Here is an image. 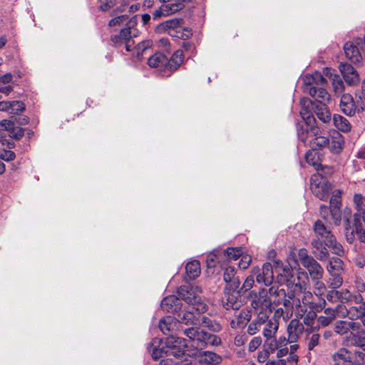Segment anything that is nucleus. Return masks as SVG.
<instances>
[{"instance_id":"f257e3e1","label":"nucleus","mask_w":365,"mask_h":365,"mask_svg":"<svg viewBox=\"0 0 365 365\" xmlns=\"http://www.w3.org/2000/svg\"><path fill=\"white\" fill-rule=\"evenodd\" d=\"M298 284L287 288L286 293L284 289L277 286H272L268 291V295L274 297L273 302L282 304L287 309V318H290L294 312L297 317H302L307 312V305L311 304L312 294L307 291L306 285L309 281L307 272H298Z\"/></svg>"},{"instance_id":"f03ea898","label":"nucleus","mask_w":365,"mask_h":365,"mask_svg":"<svg viewBox=\"0 0 365 365\" xmlns=\"http://www.w3.org/2000/svg\"><path fill=\"white\" fill-rule=\"evenodd\" d=\"M161 344H163L162 340L156 338L148 347L154 359L163 357L165 355L180 359L184 355V347L185 346L184 339L170 336L166 339L165 346L160 347Z\"/></svg>"},{"instance_id":"7ed1b4c3","label":"nucleus","mask_w":365,"mask_h":365,"mask_svg":"<svg viewBox=\"0 0 365 365\" xmlns=\"http://www.w3.org/2000/svg\"><path fill=\"white\" fill-rule=\"evenodd\" d=\"M303 91L309 93L315 101L320 103V105H325L330 99V95L326 89L319 86H324L327 81L320 72H315L313 74H307L303 78Z\"/></svg>"},{"instance_id":"20e7f679","label":"nucleus","mask_w":365,"mask_h":365,"mask_svg":"<svg viewBox=\"0 0 365 365\" xmlns=\"http://www.w3.org/2000/svg\"><path fill=\"white\" fill-rule=\"evenodd\" d=\"M313 229L316 237L312 242L313 253L318 259L322 261L329 256V252L324 245L327 241L333 239L334 235L321 220L315 222Z\"/></svg>"},{"instance_id":"39448f33","label":"nucleus","mask_w":365,"mask_h":365,"mask_svg":"<svg viewBox=\"0 0 365 365\" xmlns=\"http://www.w3.org/2000/svg\"><path fill=\"white\" fill-rule=\"evenodd\" d=\"M207 305L202 302L189 304L187 307L178 312L176 314L178 322L186 325H199L201 321V314L207 311Z\"/></svg>"},{"instance_id":"423d86ee","label":"nucleus","mask_w":365,"mask_h":365,"mask_svg":"<svg viewBox=\"0 0 365 365\" xmlns=\"http://www.w3.org/2000/svg\"><path fill=\"white\" fill-rule=\"evenodd\" d=\"M249 299L252 308L258 314H271L272 299L268 296V291L261 288L258 292L251 291Z\"/></svg>"},{"instance_id":"0eeeda50","label":"nucleus","mask_w":365,"mask_h":365,"mask_svg":"<svg viewBox=\"0 0 365 365\" xmlns=\"http://www.w3.org/2000/svg\"><path fill=\"white\" fill-rule=\"evenodd\" d=\"M310 189L312 193L322 200H327L329 197L330 185L323 178L322 175L315 174L312 176Z\"/></svg>"},{"instance_id":"6e6552de","label":"nucleus","mask_w":365,"mask_h":365,"mask_svg":"<svg viewBox=\"0 0 365 365\" xmlns=\"http://www.w3.org/2000/svg\"><path fill=\"white\" fill-rule=\"evenodd\" d=\"M130 26L123 29L120 34L112 37V41L116 45L124 44L125 50L130 51L134 44L133 36H135L136 30L132 27L135 24L132 19L129 21Z\"/></svg>"},{"instance_id":"1a4fd4ad","label":"nucleus","mask_w":365,"mask_h":365,"mask_svg":"<svg viewBox=\"0 0 365 365\" xmlns=\"http://www.w3.org/2000/svg\"><path fill=\"white\" fill-rule=\"evenodd\" d=\"M252 273L256 275V281L259 284L263 283L265 286H269L273 282V267L269 262L263 264L262 270L258 267H253Z\"/></svg>"},{"instance_id":"9d476101","label":"nucleus","mask_w":365,"mask_h":365,"mask_svg":"<svg viewBox=\"0 0 365 365\" xmlns=\"http://www.w3.org/2000/svg\"><path fill=\"white\" fill-rule=\"evenodd\" d=\"M202 292V289L199 286H181L178 288V294L180 297L187 304H196L202 302L197 296L198 293Z\"/></svg>"},{"instance_id":"9b49d317","label":"nucleus","mask_w":365,"mask_h":365,"mask_svg":"<svg viewBox=\"0 0 365 365\" xmlns=\"http://www.w3.org/2000/svg\"><path fill=\"white\" fill-rule=\"evenodd\" d=\"M184 334L190 341H192V346H195L198 350H202L206 348L205 339L207 332L200 329L197 327H190L184 330Z\"/></svg>"},{"instance_id":"f8f14e48","label":"nucleus","mask_w":365,"mask_h":365,"mask_svg":"<svg viewBox=\"0 0 365 365\" xmlns=\"http://www.w3.org/2000/svg\"><path fill=\"white\" fill-rule=\"evenodd\" d=\"M242 293L237 289H230V288H225V297L222 299L223 306L227 309L237 310L242 305L240 300V295Z\"/></svg>"},{"instance_id":"ddd939ff","label":"nucleus","mask_w":365,"mask_h":365,"mask_svg":"<svg viewBox=\"0 0 365 365\" xmlns=\"http://www.w3.org/2000/svg\"><path fill=\"white\" fill-rule=\"evenodd\" d=\"M339 107L341 110L348 116L354 115L355 113L364 110L363 107L356 106L353 96L349 93H343L340 95Z\"/></svg>"},{"instance_id":"4468645a","label":"nucleus","mask_w":365,"mask_h":365,"mask_svg":"<svg viewBox=\"0 0 365 365\" xmlns=\"http://www.w3.org/2000/svg\"><path fill=\"white\" fill-rule=\"evenodd\" d=\"M277 280L279 284H286L287 288L298 284L297 277L293 274V269L289 266L276 267Z\"/></svg>"},{"instance_id":"2eb2a0df","label":"nucleus","mask_w":365,"mask_h":365,"mask_svg":"<svg viewBox=\"0 0 365 365\" xmlns=\"http://www.w3.org/2000/svg\"><path fill=\"white\" fill-rule=\"evenodd\" d=\"M346 346H356L365 351V330L359 328L354 332H350L343 340Z\"/></svg>"},{"instance_id":"dca6fc26","label":"nucleus","mask_w":365,"mask_h":365,"mask_svg":"<svg viewBox=\"0 0 365 365\" xmlns=\"http://www.w3.org/2000/svg\"><path fill=\"white\" fill-rule=\"evenodd\" d=\"M362 45V40L359 38L354 41H349L344 44V49L346 57L352 63H358L361 59V55L358 46Z\"/></svg>"},{"instance_id":"f3484780","label":"nucleus","mask_w":365,"mask_h":365,"mask_svg":"<svg viewBox=\"0 0 365 365\" xmlns=\"http://www.w3.org/2000/svg\"><path fill=\"white\" fill-rule=\"evenodd\" d=\"M264 319L262 323V333L264 337L275 336L279 329V323L275 318H270V314H260Z\"/></svg>"},{"instance_id":"a211bd4d","label":"nucleus","mask_w":365,"mask_h":365,"mask_svg":"<svg viewBox=\"0 0 365 365\" xmlns=\"http://www.w3.org/2000/svg\"><path fill=\"white\" fill-rule=\"evenodd\" d=\"M183 24L182 19H171L159 24L155 27V31L158 34L167 33L171 36L176 35V31L180 29V24Z\"/></svg>"},{"instance_id":"6ab92c4d","label":"nucleus","mask_w":365,"mask_h":365,"mask_svg":"<svg viewBox=\"0 0 365 365\" xmlns=\"http://www.w3.org/2000/svg\"><path fill=\"white\" fill-rule=\"evenodd\" d=\"M339 71L345 82L351 86H356L359 81V76L355 68L347 63H341Z\"/></svg>"},{"instance_id":"aec40b11","label":"nucleus","mask_w":365,"mask_h":365,"mask_svg":"<svg viewBox=\"0 0 365 365\" xmlns=\"http://www.w3.org/2000/svg\"><path fill=\"white\" fill-rule=\"evenodd\" d=\"M324 76L329 78L331 81L334 92L338 96L344 93L345 86L343 80L341 77L335 73V71L330 68H325L323 70V74Z\"/></svg>"},{"instance_id":"412c9836","label":"nucleus","mask_w":365,"mask_h":365,"mask_svg":"<svg viewBox=\"0 0 365 365\" xmlns=\"http://www.w3.org/2000/svg\"><path fill=\"white\" fill-rule=\"evenodd\" d=\"M358 305L352 306L349 311H344V313L349 314V319L352 321L359 319L361 324L365 327V302L362 297L361 302H355Z\"/></svg>"},{"instance_id":"4be33fe9","label":"nucleus","mask_w":365,"mask_h":365,"mask_svg":"<svg viewBox=\"0 0 365 365\" xmlns=\"http://www.w3.org/2000/svg\"><path fill=\"white\" fill-rule=\"evenodd\" d=\"M355 235H357L361 242L365 243V227L358 221L354 222V228L350 230V227H346L345 237L347 242L352 243L355 240Z\"/></svg>"},{"instance_id":"5701e85b","label":"nucleus","mask_w":365,"mask_h":365,"mask_svg":"<svg viewBox=\"0 0 365 365\" xmlns=\"http://www.w3.org/2000/svg\"><path fill=\"white\" fill-rule=\"evenodd\" d=\"M360 327V323L352 320H339L334 324V331L341 336H347L351 331L359 329Z\"/></svg>"},{"instance_id":"b1692460","label":"nucleus","mask_w":365,"mask_h":365,"mask_svg":"<svg viewBox=\"0 0 365 365\" xmlns=\"http://www.w3.org/2000/svg\"><path fill=\"white\" fill-rule=\"evenodd\" d=\"M313 138L309 140L310 147L316 150L318 148L327 147L329 145V139L322 135V131L318 126L312 128Z\"/></svg>"},{"instance_id":"393cba45","label":"nucleus","mask_w":365,"mask_h":365,"mask_svg":"<svg viewBox=\"0 0 365 365\" xmlns=\"http://www.w3.org/2000/svg\"><path fill=\"white\" fill-rule=\"evenodd\" d=\"M178 318L172 316H167L162 318L159 322V329L165 335L173 336V333L178 328Z\"/></svg>"},{"instance_id":"a878e982","label":"nucleus","mask_w":365,"mask_h":365,"mask_svg":"<svg viewBox=\"0 0 365 365\" xmlns=\"http://www.w3.org/2000/svg\"><path fill=\"white\" fill-rule=\"evenodd\" d=\"M182 303L175 295L165 297L161 302V308L167 312L177 314L180 311Z\"/></svg>"},{"instance_id":"bb28decb","label":"nucleus","mask_w":365,"mask_h":365,"mask_svg":"<svg viewBox=\"0 0 365 365\" xmlns=\"http://www.w3.org/2000/svg\"><path fill=\"white\" fill-rule=\"evenodd\" d=\"M300 105L302 106V110L300 115L302 118L305 120L306 123L312 124V122L315 121V118L312 114V110L314 109L313 102L307 98H303L300 101Z\"/></svg>"},{"instance_id":"cd10ccee","label":"nucleus","mask_w":365,"mask_h":365,"mask_svg":"<svg viewBox=\"0 0 365 365\" xmlns=\"http://www.w3.org/2000/svg\"><path fill=\"white\" fill-rule=\"evenodd\" d=\"M312 299V298L311 299V300ZM325 304L326 301L324 299H322V301L320 302L319 304L313 303L311 301V304L307 305V309L309 307L310 309H313L314 312H309V313H307V314L304 318V324H306L307 326H313L314 320L317 318L316 312L322 311L324 308Z\"/></svg>"},{"instance_id":"c85d7f7f","label":"nucleus","mask_w":365,"mask_h":365,"mask_svg":"<svg viewBox=\"0 0 365 365\" xmlns=\"http://www.w3.org/2000/svg\"><path fill=\"white\" fill-rule=\"evenodd\" d=\"M236 271L234 267L227 266L225 268L223 279L227 283L225 288H230V289H237L240 284V281L237 277H235Z\"/></svg>"},{"instance_id":"c756f323","label":"nucleus","mask_w":365,"mask_h":365,"mask_svg":"<svg viewBox=\"0 0 365 365\" xmlns=\"http://www.w3.org/2000/svg\"><path fill=\"white\" fill-rule=\"evenodd\" d=\"M166 63L168 58L161 53H156L148 60V64L152 68H156L159 71L163 72L166 76Z\"/></svg>"},{"instance_id":"7c9ffc66","label":"nucleus","mask_w":365,"mask_h":365,"mask_svg":"<svg viewBox=\"0 0 365 365\" xmlns=\"http://www.w3.org/2000/svg\"><path fill=\"white\" fill-rule=\"evenodd\" d=\"M183 61V52L181 50L176 51L166 63V76L177 70Z\"/></svg>"},{"instance_id":"2f4dec72","label":"nucleus","mask_w":365,"mask_h":365,"mask_svg":"<svg viewBox=\"0 0 365 365\" xmlns=\"http://www.w3.org/2000/svg\"><path fill=\"white\" fill-rule=\"evenodd\" d=\"M333 365H353L351 353L345 348L339 349L332 356Z\"/></svg>"},{"instance_id":"473e14b6","label":"nucleus","mask_w":365,"mask_h":365,"mask_svg":"<svg viewBox=\"0 0 365 365\" xmlns=\"http://www.w3.org/2000/svg\"><path fill=\"white\" fill-rule=\"evenodd\" d=\"M304 267L309 272L312 279H322L324 269L314 259H309V262H305V265Z\"/></svg>"},{"instance_id":"72a5a7b5","label":"nucleus","mask_w":365,"mask_h":365,"mask_svg":"<svg viewBox=\"0 0 365 365\" xmlns=\"http://www.w3.org/2000/svg\"><path fill=\"white\" fill-rule=\"evenodd\" d=\"M344 143V137L338 131L334 130L329 140V145H327L329 150L333 153H339Z\"/></svg>"},{"instance_id":"f704fd0d","label":"nucleus","mask_w":365,"mask_h":365,"mask_svg":"<svg viewBox=\"0 0 365 365\" xmlns=\"http://www.w3.org/2000/svg\"><path fill=\"white\" fill-rule=\"evenodd\" d=\"M303 329V325L298 320L292 319L287 326V333L289 343L297 341L299 334Z\"/></svg>"},{"instance_id":"c9c22d12","label":"nucleus","mask_w":365,"mask_h":365,"mask_svg":"<svg viewBox=\"0 0 365 365\" xmlns=\"http://www.w3.org/2000/svg\"><path fill=\"white\" fill-rule=\"evenodd\" d=\"M200 361L206 364L216 365L222 361V357L212 351H204L200 353Z\"/></svg>"},{"instance_id":"e433bc0d","label":"nucleus","mask_w":365,"mask_h":365,"mask_svg":"<svg viewBox=\"0 0 365 365\" xmlns=\"http://www.w3.org/2000/svg\"><path fill=\"white\" fill-rule=\"evenodd\" d=\"M354 203L357 212L354 214V220L358 221L361 218L365 222V206L363 204L364 197L361 194L354 195Z\"/></svg>"},{"instance_id":"4c0bfd02","label":"nucleus","mask_w":365,"mask_h":365,"mask_svg":"<svg viewBox=\"0 0 365 365\" xmlns=\"http://www.w3.org/2000/svg\"><path fill=\"white\" fill-rule=\"evenodd\" d=\"M333 123L339 130L344 133H348L351 129V125L349 121L346 118L339 114L334 115Z\"/></svg>"},{"instance_id":"58836bf2","label":"nucleus","mask_w":365,"mask_h":365,"mask_svg":"<svg viewBox=\"0 0 365 365\" xmlns=\"http://www.w3.org/2000/svg\"><path fill=\"white\" fill-rule=\"evenodd\" d=\"M314 113L319 120L324 123H329L331 120V113L326 105H316Z\"/></svg>"},{"instance_id":"ea45409f","label":"nucleus","mask_w":365,"mask_h":365,"mask_svg":"<svg viewBox=\"0 0 365 365\" xmlns=\"http://www.w3.org/2000/svg\"><path fill=\"white\" fill-rule=\"evenodd\" d=\"M314 127L311 124L306 123L305 125H302L298 128V138L304 144L308 143L309 145V140L313 138L312 128Z\"/></svg>"},{"instance_id":"a19ab883","label":"nucleus","mask_w":365,"mask_h":365,"mask_svg":"<svg viewBox=\"0 0 365 365\" xmlns=\"http://www.w3.org/2000/svg\"><path fill=\"white\" fill-rule=\"evenodd\" d=\"M336 311L333 308H327L324 311V315L318 317L317 322L319 325L327 327L336 318Z\"/></svg>"},{"instance_id":"79ce46f5","label":"nucleus","mask_w":365,"mask_h":365,"mask_svg":"<svg viewBox=\"0 0 365 365\" xmlns=\"http://www.w3.org/2000/svg\"><path fill=\"white\" fill-rule=\"evenodd\" d=\"M190 1V0H173L163 5L167 11V14L170 16L182 10L185 6L184 3Z\"/></svg>"},{"instance_id":"37998d69","label":"nucleus","mask_w":365,"mask_h":365,"mask_svg":"<svg viewBox=\"0 0 365 365\" xmlns=\"http://www.w3.org/2000/svg\"><path fill=\"white\" fill-rule=\"evenodd\" d=\"M185 269L188 279H194L200 274V262L197 260L191 261L186 264Z\"/></svg>"},{"instance_id":"c03bdc74","label":"nucleus","mask_w":365,"mask_h":365,"mask_svg":"<svg viewBox=\"0 0 365 365\" xmlns=\"http://www.w3.org/2000/svg\"><path fill=\"white\" fill-rule=\"evenodd\" d=\"M305 159L308 164L314 167L315 170H319L322 164L319 161V153L314 150H310L306 153Z\"/></svg>"},{"instance_id":"a18cd8bd","label":"nucleus","mask_w":365,"mask_h":365,"mask_svg":"<svg viewBox=\"0 0 365 365\" xmlns=\"http://www.w3.org/2000/svg\"><path fill=\"white\" fill-rule=\"evenodd\" d=\"M339 292V299L342 303H347L349 302H361L362 296L361 294H353L348 289H341Z\"/></svg>"},{"instance_id":"49530a36","label":"nucleus","mask_w":365,"mask_h":365,"mask_svg":"<svg viewBox=\"0 0 365 365\" xmlns=\"http://www.w3.org/2000/svg\"><path fill=\"white\" fill-rule=\"evenodd\" d=\"M242 250L239 247H229L226 250H222L220 255L225 260H237L242 255Z\"/></svg>"},{"instance_id":"de8ad7c7","label":"nucleus","mask_w":365,"mask_h":365,"mask_svg":"<svg viewBox=\"0 0 365 365\" xmlns=\"http://www.w3.org/2000/svg\"><path fill=\"white\" fill-rule=\"evenodd\" d=\"M251 315L249 312L240 311L237 319H233L230 322V326L233 329H237L243 327L247 322L250 321Z\"/></svg>"},{"instance_id":"09e8293b","label":"nucleus","mask_w":365,"mask_h":365,"mask_svg":"<svg viewBox=\"0 0 365 365\" xmlns=\"http://www.w3.org/2000/svg\"><path fill=\"white\" fill-rule=\"evenodd\" d=\"M199 325L206 327L214 332H219L222 328L219 322L204 316L201 317V321Z\"/></svg>"},{"instance_id":"8fccbe9b","label":"nucleus","mask_w":365,"mask_h":365,"mask_svg":"<svg viewBox=\"0 0 365 365\" xmlns=\"http://www.w3.org/2000/svg\"><path fill=\"white\" fill-rule=\"evenodd\" d=\"M344 262L339 257H332L327 266L329 274L340 273L343 270Z\"/></svg>"},{"instance_id":"3c124183","label":"nucleus","mask_w":365,"mask_h":365,"mask_svg":"<svg viewBox=\"0 0 365 365\" xmlns=\"http://www.w3.org/2000/svg\"><path fill=\"white\" fill-rule=\"evenodd\" d=\"M264 319L261 317V314H257V317L250 323L247 331L250 335H254L262 329V323Z\"/></svg>"},{"instance_id":"603ef678","label":"nucleus","mask_w":365,"mask_h":365,"mask_svg":"<svg viewBox=\"0 0 365 365\" xmlns=\"http://www.w3.org/2000/svg\"><path fill=\"white\" fill-rule=\"evenodd\" d=\"M324 246L331 248L333 253L338 256H343L345 253L342 245L336 241L334 236L333 237V239H330L329 241H327Z\"/></svg>"},{"instance_id":"864d4df0","label":"nucleus","mask_w":365,"mask_h":365,"mask_svg":"<svg viewBox=\"0 0 365 365\" xmlns=\"http://www.w3.org/2000/svg\"><path fill=\"white\" fill-rule=\"evenodd\" d=\"M222 250H214L207 256L206 263L208 267H214L216 264L220 262L222 259V255H220Z\"/></svg>"},{"instance_id":"5fc2aeb1","label":"nucleus","mask_w":365,"mask_h":365,"mask_svg":"<svg viewBox=\"0 0 365 365\" xmlns=\"http://www.w3.org/2000/svg\"><path fill=\"white\" fill-rule=\"evenodd\" d=\"M331 277L327 280L328 286L333 289L339 288L343 283V279L340 273L330 274Z\"/></svg>"},{"instance_id":"6e6d98bb","label":"nucleus","mask_w":365,"mask_h":365,"mask_svg":"<svg viewBox=\"0 0 365 365\" xmlns=\"http://www.w3.org/2000/svg\"><path fill=\"white\" fill-rule=\"evenodd\" d=\"M264 338L265 341L264 342L263 347L270 353H274L279 348L277 343L276 336Z\"/></svg>"},{"instance_id":"4d7b16f0","label":"nucleus","mask_w":365,"mask_h":365,"mask_svg":"<svg viewBox=\"0 0 365 365\" xmlns=\"http://www.w3.org/2000/svg\"><path fill=\"white\" fill-rule=\"evenodd\" d=\"M329 222L335 225H339L341 222V216L340 212V207H331L330 210Z\"/></svg>"},{"instance_id":"13d9d810","label":"nucleus","mask_w":365,"mask_h":365,"mask_svg":"<svg viewBox=\"0 0 365 365\" xmlns=\"http://www.w3.org/2000/svg\"><path fill=\"white\" fill-rule=\"evenodd\" d=\"M182 24H180V29L177 30L176 35H174L173 37L186 39L192 36V30L189 28L183 27Z\"/></svg>"},{"instance_id":"bf43d9fd","label":"nucleus","mask_w":365,"mask_h":365,"mask_svg":"<svg viewBox=\"0 0 365 365\" xmlns=\"http://www.w3.org/2000/svg\"><path fill=\"white\" fill-rule=\"evenodd\" d=\"M255 277H256V275L251 272V274L245 279L242 286L239 289L242 294L252 288L255 284Z\"/></svg>"},{"instance_id":"052dcab7","label":"nucleus","mask_w":365,"mask_h":365,"mask_svg":"<svg viewBox=\"0 0 365 365\" xmlns=\"http://www.w3.org/2000/svg\"><path fill=\"white\" fill-rule=\"evenodd\" d=\"M205 342H206V347H207L208 345L219 346L221 344L222 341H221V339L218 336L207 332Z\"/></svg>"},{"instance_id":"680f3d73","label":"nucleus","mask_w":365,"mask_h":365,"mask_svg":"<svg viewBox=\"0 0 365 365\" xmlns=\"http://www.w3.org/2000/svg\"><path fill=\"white\" fill-rule=\"evenodd\" d=\"M341 194L342 192L340 190H334L330 200V205L331 207H340Z\"/></svg>"},{"instance_id":"e2e57ef3","label":"nucleus","mask_w":365,"mask_h":365,"mask_svg":"<svg viewBox=\"0 0 365 365\" xmlns=\"http://www.w3.org/2000/svg\"><path fill=\"white\" fill-rule=\"evenodd\" d=\"M308 349L309 351L313 350L319 344L320 335L319 334H313L308 339Z\"/></svg>"},{"instance_id":"0e129e2a","label":"nucleus","mask_w":365,"mask_h":365,"mask_svg":"<svg viewBox=\"0 0 365 365\" xmlns=\"http://www.w3.org/2000/svg\"><path fill=\"white\" fill-rule=\"evenodd\" d=\"M321 279H312L314 282L316 295H322L326 289L325 284Z\"/></svg>"},{"instance_id":"69168bd1","label":"nucleus","mask_w":365,"mask_h":365,"mask_svg":"<svg viewBox=\"0 0 365 365\" xmlns=\"http://www.w3.org/2000/svg\"><path fill=\"white\" fill-rule=\"evenodd\" d=\"M11 103V113L16 114L25 109L24 104L21 101H14Z\"/></svg>"},{"instance_id":"338daca9","label":"nucleus","mask_w":365,"mask_h":365,"mask_svg":"<svg viewBox=\"0 0 365 365\" xmlns=\"http://www.w3.org/2000/svg\"><path fill=\"white\" fill-rule=\"evenodd\" d=\"M262 344V339L260 336L253 337L248 344V350L250 352L255 351Z\"/></svg>"},{"instance_id":"774afa93","label":"nucleus","mask_w":365,"mask_h":365,"mask_svg":"<svg viewBox=\"0 0 365 365\" xmlns=\"http://www.w3.org/2000/svg\"><path fill=\"white\" fill-rule=\"evenodd\" d=\"M354 360L356 365H365V351L364 352L360 351H355Z\"/></svg>"}]
</instances>
